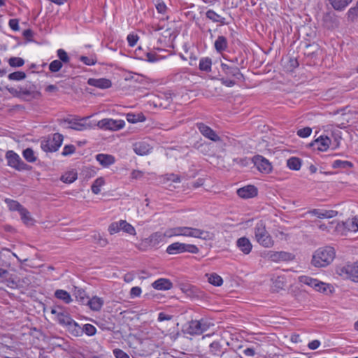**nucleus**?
Here are the masks:
<instances>
[{
    "mask_svg": "<svg viewBox=\"0 0 358 358\" xmlns=\"http://www.w3.org/2000/svg\"><path fill=\"white\" fill-rule=\"evenodd\" d=\"M335 257V250L332 247H324L317 250L311 263L315 267H324L329 265Z\"/></svg>",
    "mask_w": 358,
    "mask_h": 358,
    "instance_id": "1",
    "label": "nucleus"
},
{
    "mask_svg": "<svg viewBox=\"0 0 358 358\" xmlns=\"http://www.w3.org/2000/svg\"><path fill=\"white\" fill-rule=\"evenodd\" d=\"M256 241L264 248H271L274 241L266 229V226L262 221L256 224L255 228Z\"/></svg>",
    "mask_w": 358,
    "mask_h": 358,
    "instance_id": "2",
    "label": "nucleus"
},
{
    "mask_svg": "<svg viewBox=\"0 0 358 358\" xmlns=\"http://www.w3.org/2000/svg\"><path fill=\"white\" fill-rule=\"evenodd\" d=\"M64 136L59 133L48 136L41 142V149L46 152H54L58 150L63 142Z\"/></svg>",
    "mask_w": 358,
    "mask_h": 358,
    "instance_id": "3",
    "label": "nucleus"
},
{
    "mask_svg": "<svg viewBox=\"0 0 358 358\" xmlns=\"http://www.w3.org/2000/svg\"><path fill=\"white\" fill-rule=\"evenodd\" d=\"M336 272L343 278L350 279L353 282H358V262L348 264L343 266H338Z\"/></svg>",
    "mask_w": 358,
    "mask_h": 358,
    "instance_id": "4",
    "label": "nucleus"
},
{
    "mask_svg": "<svg viewBox=\"0 0 358 358\" xmlns=\"http://www.w3.org/2000/svg\"><path fill=\"white\" fill-rule=\"evenodd\" d=\"M7 164L17 171H29L31 167L24 163L20 157L13 150H8L6 153Z\"/></svg>",
    "mask_w": 358,
    "mask_h": 358,
    "instance_id": "5",
    "label": "nucleus"
},
{
    "mask_svg": "<svg viewBox=\"0 0 358 358\" xmlns=\"http://www.w3.org/2000/svg\"><path fill=\"white\" fill-rule=\"evenodd\" d=\"M166 251L169 255H176L185 252L192 254H197L199 250L195 245L176 242L169 245Z\"/></svg>",
    "mask_w": 358,
    "mask_h": 358,
    "instance_id": "6",
    "label": "nucleus"
},
{
    "mask_svg": "<svg viewBox=\"0 0 358 358\" xmlns=\"http://www.w3.org/2000/svg\"><path fill=\"white\" fill-rule=\"evenodd\" d=\"M121 230L131 235H134L136 234L134 227L125 220L113 222L108 227V231L111 235L115 234Z\"/></svg>",
    "mask_w": 358,
    "mask_h": 358,
    "instance_id": "7",
    "label": "nucleus"
},
{
    "mask_svg": "<svg viewBox=\"0 0 358 358\" xmlns=\"http://www.w3.org/2000/svg\"><path fill=\"white\" fill-rule=\"evenodd\" d=\"M89 117H85L83 118H73V119H63L59 120V124H62L63 123H68L69 126L67 127L69 129H71L76 131H83L88 128H90V125L83 122V121L88 119Z\"/></svg>",
    "mask_w": 358,
    "mask_h": 358,
    "instance_id": "8",
    "label": "nucleus"
},
{
    "mask_svg": "<svg viewBox=\"0 0 358 358\" xmlns=\"http://www.w3.org/2000/svg\"><path fill=\"white\" fill-rule=\"evenodd\" d=\"M125 123L124 120H113V119H103L98 122L97 126L100 129L106 130L117 131L124 127Z\"/></svg>",
    "mask_w": 358,
    "mask_h": 358,
    "instance_id": "9",
    "label": "nucleus"
},
{
    "mask_svg": "<svg viewBox=\"0 0 358 358\" xmlns=\"http://www.w3.org/2000/svg\"><path fill=\"white\" fill-rule=\"evenodd\" d=\"M51 313L56 316L58 323L64 327H66L73 320L71 315L62 306L52 308Z\"/></svg>",
    "mask_w": 358,
    "mask_h": 358,
    "instance_id": "10",
    "label": "nucleus"
},
{
    "mask_svg": "<svg viewBox=\"0 0 358 358\" xmlns=\"http://www.w3.org/2000/svg\"><path fill=\"white\" fill-rule=\"evenodd\" d=\"M252 162L257 169L264 173H268L272 170L271 164L269 161L262 155H255L252 159Z\"/></svg>",
    "mask_w": 358,
    "mask_h": 358,
    "instance_id": "11",
    "label": "nucleus"
},
{
    "mask_svg": "<svg viewBox=\"0 0 358 358\" xmlns=\"http://www.w3.org/2000/svg\"><path fill=\"white\" fill-rule=\"evenodd\" d=\"M196 127L204 137L214 142H217L221 140L220 137L215 133V131L204 123L197 122L196 124Z\"/></svg>",
    "mask_w": 358,
    "mask_h": 358,
    "instance_id": "12",
    "label": "nucleus"
},
{
    "mask_svg": "<svg viewBox=\"0 0 358 358\" xmlns=\"http://www.w3.org/2000/svg\"><path fill=\"white\" fill-rule=\"evenodd\" d=\"M221 70L229 78H234L238 80H243L244 78L239 68L234 65L222 63Z\"/></svg>",
    "mask_w": 358,
    "mask_h": 358,
    "instance_id": "13",
    "label": "nucleus"
},
{
    "mask_svg": "<svg viewBox=\"0 0 358 358\" xmlns=\"http://www.w3.org/2000/svg\"><path fill=\"white\" fill-rule=\"evenodd\" d=\"M13 96L21 98L22 95H31L34 93V90L36 89V86L34 85H27L24 87H20V90L15 89L14 87H10L6 86L5 87Z\"/></svg>",
    "mask_w": 358,
    "mask_h": 358,
    "instance_id": "14",
    "label": "nucleus"
},
{
    "mask_svg": "<svg viewBox=\"0 0 358 358\" xmlns=\"http://www.w3.org/2000/svg\"><path fill=\"white\" fill-rule=\"evenodd\" d=\"M206 329V324H203L199 320H192L189 323L187 332L191 335H199L204 332Z\"/></svg>",
    "mask_w": 358,
    "mask_h": 358,
    "instance_id": "15",
    "label": "nucleus"
},
{
    "mask_svg": "<svg viewBox=\"0 0 358 358\" xmlns=\"http://www.w3.org/2000/svg\"><path fill=\"white\" fill-rule=\"evenodd\" d=\"M330 143L331 139L329 137L321 136L310 143V146L319 151H326L329 148Z\"/></svg>",
    "mask_w": 358,
    "mask_h": 358,
    "instance_id": "16",
    "label": "nucleus"
},
{
    "mask_svg": "<svg viewBox=\"0 0 358 358\" xmlns=\"http://www.w3.org/2000/svg\"><path fill=\"white\" fill-rule=\"evenodd\" d=\"M269 259L273 262L280 261H292L294 259L295 256L292 253L280 251V252H271L268 256Z\"/></svg>",
    "mask_w": 358,
    "mask_h": 358,
    "instance_id": "17",
    "label": "nucleus"
},
{
    "mask_svg": "<svg viewBox=\"0 0 358 358\" xmlns=\"http://www.w3.org/2000/svg\"><path fill=\"white\" fill-rule=\"evenodd\" d=\"M237 194L243 199L252 198L257 195V189L254 185H247L239 188Z\"/></svg>",
    "mask_w": 358,
    "mask_h": 358,
    "instance_id": "18",
    "label": "nucleus"
},
{
    "mask_svg": "<svg viewBox=\"0 0 358 358\" xmlns=\"http://www.w3.org/2000/svg\"><path fill=\"white\" fill-rule=\"evenodd\" d=\"M236 246L245 255H248L252 248L250 241L245 236L239 238L236 241Z\"/></svg>",
    "mask_w": 358,
    "mask_h": 358,
    "instance_id": "19",
    "label": "nucleus"
},
{
    "mask_svg": "<svg viewBox=\"0 0 358 358\" xmlns=\"http://www.w3.org/2000/svg\"><path fill=\"white\" fill-rule=\"evenodd\" d=\"M87 84L100 89H107L111 87V81L106 78H89Z\"/></svg>",
    "mask_w": 358,
    "mask_h": 358,
    "instance_id": "20",
    "label": "nucleus"
},
{
    "mask_svg": "<svg viewBox=\"0 0 358 358\" xmlns=\"http://www.w3.org/2000/svg\"><path fill=\"white\" fill-rule=\"evenodd\" d=\"M308 213L317 216L318 218H331L335 217L338 212L332 210L313 209Z\"/></svg>",
    "mask_w": 358,
    "mask_h": 358,
    "instance_id": "21",
    "label": "nucleus"
},
{
    "mask_svg": "<svg viewBox=\"0 0 358 358\" xmlns=\"http://www.w3.org/2000/svg\"><path fill=\"white\" fill-rule=\"evenodd\" d=\"M96 159L103 167H108L115 162V157L108 154H98L96 155Z\"/></svg>",
    "mask_w": 358,
    "mask_h": 358,
    "instance_id": "22",
    "label": "nucleus"
},
{
    "mask_svg": "<svg viewBox=\"0 0 358 358\" xmlns=\"http://www.w3.org/2000/svg\"><path fill=\"white\" fill-rule=\"evenodd\" d=\"M152 287L158 290H169L173 287V283L166 278H159L152 283Z\"/></svg>",
    "mask_w": 358,
    "mask_h": 358,
    "instance_id": "23",
    "label": "nucleus"
},
{
    "mask_svg": "<svg viewBox=\"0 0 358 358\" xmlns=\"http://www.w3.org/2000/svg\"><path fill=\"white\" fill-rule=\"evenodd\" d=\"M150 149L149 144L145 142H138L134 145V150L138 155H147Z\"/></svg>",
    "mask_w": 358,
    "mask_h": 358,
    "instance_id": "24",
    "label": "nucleus"
},
{
    "mask_svg": "<svg viewBox=\"0 0 358 358\" xmlns=\"http://www.w3.org/2000/svg\"><path fill=\"white\" fill-rule=\"evenodd\" d=\"M299 281L301 283L307 285L311 287H313L315 289L318 285H320V286L324 285V282L319 281L317 279L312 278L309 276L306 275H302L299 278Z\"/></svg>",
    "mask_w": 358,
    "mask_h": 358,
    "instance_id": "25",
    "label": "nucleus"
},
{
    "mask_svg": "<svg viewBox=\"0 0 358 358\" xmlns=\"http://www.w3.org/2000/svg\"><path fill=\"white\" fill-rule=\"evenodd\" d=\"M66 327L67 331L73 336H80L83 335L82 327L73 320Z\"/></svg>",
    "mask_w": 358,
    "mask_h": 358,
    "instance_id": "26",
    "label": "nucleus"
},
{
    "mask_svg": "<svg viewBox=\"0 0 358 358\" xmlns=\"http://www.w3.org/2000/svg\"><path fill=\"white\" fill-rule=\"evenodd\" d=\"M103 304V300L98 296H94L89 299L87 305L94 311H99L101 309Z\"/></svg>",
    "mask_w": 358,
    "mask_h": 358,
    "instance_id": "27",
    "label": "nucleus"
},
{
    "mask_svg": "<svg viewBox=\"0 0 358 358\" xmlns=\"http://www.w3.org/2000/svg\"><path fill=\"white\" fill-rule=\"evenodd\" d=\"M210 353L214 358H220L224 354L222 345L217 341H214L210 345Z\"/></svg>",
    "mask_w": 358,
    "mask_h": 358,
    "instance_id": "28",
    "label": "nucleus"
},
{
    "mask_svg": "<svg viewBox=\"0 0 358 358\" xmlns=\"http://www.w3.org/2000/svg\"><path fill=\"white\" fill-rule=\"evenodd\" d=\"M216 51L219 53H222L224 51L228 46V43L226 37L224 36H219L214 43Z\"/></svg>",
    "mask_w": 358,
    "mask_h": 358,
    "instance_id": "29",
    "label": "nucleus"
},
{
    "mask_svg": "<svg viewBox=\"0 0 358 358\" xmlns=\"http://www.w3.org/2000/svg\"><path fill=\"white\" fill-rule=\"evenodd\" d=\"M206 16L209 20H212L213 22H220L222 24H227L228 23L225 22V18L222 17L220 15L216 13L213 10H208L206 13Z\"/></svg>",
    "mask_w": 358,
    "mask_h": 358,
    "instance_id": "30",
    "label": "nucleus"
},
{
    "mask_svg": "<svg viewBox=\"0 0 358 358\" xmlns=\"http://www.w3.org/2000/svg\"><path fill=\"white\" fill-rule=\"evenodd\" d=\"M55 296L63 301L65 303H69L72 301L70 294L64 289H57L55 292Z\"/></svg>",
    "mask_w": 358,
    "mask_h": 358,
    "instance_id": "31",
    "label": "nucleus"
},
{
    "mask_svg": "<svg viewBox=\"0 0 358 358\" xmlns=\"http://www.w3.org/2000/svg\"><path fill=\"white\" fill-rule=\"evenodd\" d=\"M324 22L328 28L333 29L338 26V20L334 15L330 13L327 14L324 17Z\"/></svg>",
    "mask_w": 358,
    "mask_h": 358,
    "instance_id": "32",
    "label": "nucleus"
},
{
    "mask_svg": "<svg viewBox=\"0 0 358 358\" xmlns=\"http://www.w3.org/2000/svg\"><path fill=\"white\" fill-rule=\"evenodd\" d=\"M287 166L289 169L298 171L301 168V160L298 157H290L287 160Z\"/></svg>",
    "mask_w": 358,
    "mask_h": 358,
    "instance_id": "33",
    "label": "nucleus"
},
{
    "mask_svg": "<svg viewBox=\"0 0 358 358\" xmlns=\"http://www.w3.org/2000/svg\"><path fill=\"white\" fill-rule=\"evenodd\" d=\"M343 224L348 231L355 232L358 230V219L356 217L347 220Z\"/></svg>",
    "mask_w": 358,
    "mask_h": 358,
    "instance_id": "34",
    "label": "nucleus"
},
{
    "mask_svg": "<svg viewBox=\"0 0 358 358\" xmlns=\"http://www.w3.org/2000/svg\"><path fill=\"white\" fill-rule=\"evenodd\" d=\"M352 0H329L332 7L337 10H343Z\"/></svg>",
    "mask_w": 358,
    "mask_h": 358,
    "instance_id": "35",
    "label": "nucleus"
},
{
    "mask_svg": "<svg viewBox=\"0 0 358 358\" xmlns=\"http://www.w3.org/2000/svg\"><path fill=\"white\" fill-rule=\"evenodd\" d=\"M20 214L22 220L26 225L31 226L34 224V220L31 217L30 213L25 208H21Z\"/></svg>",
    "mask_w": 358,
    "mask_h": 358,
    "instance_id": "36",
    "label": "nucleus"
},
{
    "mask_svg": "<svg viewBox=\"0 0 358 358\" xmlns=\"http://www.w3.org/2000/svg\"><path fill=\"white\" fill-rule=\"evenodd\" d=\"M212 61L208 57L201 58L199 61V69L203 71L210 72L211 71Z\"/></svg>",
    "mask_w": 358,
    "mask_h": 358,
    "instance_id": "37",
    "label": "nucleus"
},
{
    "mask_svg": "<svg viewBox=\"0 0 358 358\" xmlns=\"http://www.w3.org/2000/svg\"><path fill=\"white\" fill-rule=\"evenodd\" d=\"M352 166L353 164L352 162L340 159L335 160L332 164V167L334 169H348L352 168Z\"/></svg>",
    "mask_w": 358,
    "mask_h": 358,
    "instance_id": "38",
    "label": "nucleus"
},
{
    "mask_svg": "<svg viewBox=\"0 0 358 358\" xmlns=\"http://www.w3.org/2000/svg\"><path fill=\"white\" fill-rule=\"evenodd\" d=\"M127 120L131 123H136L138 122H144L145 120V117L143 113H128L127 115Z\"/></svg>",
    "mask_w": 358,
    "mask_h": 358,
    "instance_id": "39",
    "label": "nucleus"
},
{
    "mask_svg": "<svg viewBox=\"0 0 358 358\" xmlns=\"http://www.w3.org/2000/svg\"><path fill=\"white\" fill-rule=\"evenodd\" d=\"M22 156L29 163H34L36 161L37 157L35 156L34 150L27 148L22 152Z\"/></svg>",
    "mask_w": 358,
    "mask_h": 358,
    "instance_id": "40",
    "label": "nucleus"
},
{
    "mask_svg": "<svg viewBox=\"0 0 358 358\" xmlns=\"http://www.w3.org/2000/svg\"><path fill=\"white\" fill-rule=\"evenodd\" d=\"M208 278V280L209 283L212 284L214 286H220L223 283L222 278L217 275V273H211L210 275H206Z\"/></svg>",
    "mask_w": 358,
    "mask_h": 358,
    "instance_id": "41",
    "label": "nucleus"
},
{
    "mask_svg": "<svg viewBox=\"0 0 358 358\" xmlns=\"http://www.w3.org/2000/svg\"><path fill=\"white\" fill-rule=\"evenodd\" d=\"M75 296L76 299L83 304H87L89 297L86 295L85 290L78 289L75 291Z\"/></svg>",
    "mask_w": 358,
    "mask_h": 358,
    "instance_id": "42",
    "label": "nucleus"
},
{
    "mask_svg": "<svg viewBox=\"0 0 358 358\" xmlns=\"http://www.w3.org/2000/svg\"><path fill=\"white\" fill-rule=\"evenodd\" d=\"M104 182H105L104 179L102 177L96 178L94 181V182L91 187L92 192L95 194H98L101 192L100 188L101 186H103L104 185Z\"/></svg>",
    "mask_w": 358,
    "mask_h": 358,
    "instance_id": "43",
    "label": "nucleus"
},
{
    "mask_svg": "<svg viewBox=\"0 0 358 358\" xmlns=\"http://www.w3.org/2000/svg\"><path fill=\"white\" fill-rule=\"evenodd\" d=\"M92 241L101 247L106 246L108 242L106 238H103L99 233L95 232L92 235Z\"/></svg>",
    "mask_w": 358,
    "mask_h": 358,
    "instance_id": "44",
    "label": "nucleus"
},
{
    "mask_svg": "<svg viewBox=\"0 0 358 358\" xmlns=\"http://www.w3.org/2000/svg\"><path fill=\"white\" fill-rule=\"evenodd\" d=\"M77 179V173L70 171L62 176L61 180L65 183H71Z\"/></svg>",
    "mask_w": 358,
    "mask_h": 358,
    "instance_id": "45",
    "label": "nucleus"
},
{
    "mask_svg": "<svg viewBox=\"0 0 358 358\" xmlns=\"http://www.w3.org/2000/svg\"><path fill=\"white\" fill-rule=\"evenodd\" d=\"M8 64L13 68H18L24 64V60L21 57H12L9 58Z\"/></svg>",
    "mask_w": 358,
    "mask_h": 358,
    "instance_id": "46",
    "label": "nucleus"
},
{
    "mask_svg": "<svg viewBox=\"0 0 358 358\" xmlns=\"http://www.w3.org/2000/svg\"><path fill=\"white\" fill-rule=\"evenodd\" d=\"M347 15L348 20L351 22H354L358 18V0L356 6L350 8Z\"/></svg>",
    "mask_w": 358,
    "mask_h": 358,
    "instance_id": "47",
    "label": "nucleus"
},
{
    "mask_svg": "<svg viewBox=\"0 0 358 358\" xmlns=\"http://www.w3.org/2000/svg\"><path fill=\"white\" fill-rule=\"evenodd\" d=\"M164 236L167 237H171L174 236H183L182 227L170 229L164 233Z\"/></svg>",
    "mask_w": 358,
    "mask_h": 358,
    "instance_id": "48",
    "label": "nucleus"
},
{
    "mask_svg": "<svg viewBox=\"0 0 358 358\" xmlns=\"http://www.w3.org/2000/svg\"><path fill=\"white\" fill-rule=\"evenodd\" d=\"M10 80H22L26 78V73L23 71H15L8 76Z\"/></svg>",
    "mask_w": 358,
    "mask_h": 358,
    "instance_id": "49",
    "label": "nucleus"
},
{
    "mask_svg": "<svg viewBox=\"0 0 358 358\" xmlns=\"http://www.w3.org/2000/svg\"><path fill=\"white\" fill-rule=\"evenodd\" d=\"M57 57H59V61H61L62 64H68L70 62V57H69L67 52L63 49H59L57 51Z\"/></svg>",
    "mask_w": 358,
    "mask_h": 358,
    "instance_id": "50",
    "label": "nucleus"
},
{
    "mask_svg": "<svg viewBox=\"0 0 358 358\" xmlns=\"http://www.w3.org/2000/svg\"><path fill=\"white\" fill-rule=\"evenodd\" d=\"M63 66V64L61 61H59L57 59L52 61L49 64V70L52 73H57L58 72Z\"/></svg>",
    "mask_w": 358,
    "mask_h": 358,
    "instance_id": "51",
    "label": "nucleus"
},
{
    "mask_svg": "<svg viewBox=\"0 0 358 358\" xmlns=\"http://www.w3.org/2000/svg\"><path fill=\"white\" fill-rule=\"evenodd\" d=\"M79 59L87 66L94 65L97 62L95 56H91L90 57L87 56H80Z\"/></svg>",
    "mask_w": 358,
    "mask_h": 358,
    "instance_id": "52",
    "label": "nucleus"
},
{
    "mask_svg": "<svg viewBox=\"0 0 358 358\" xmlns=\"http://www.w3.org/2000/svg\"><path fill=\"white\" fill-rule=\"evenodd\" d=\"M83 334L85 333L87 336H94L96 334V328L90 324H86L82 327Z\"/></svg>",
    "mask_w": 358,
    "mask_h": 358,
    "instance_id": "53",
    "label": "nucleus"
},
{
    "mask_svg": "<svg viewBox=\"0 0 358 358\" xmlns=\"http://www.w3.org/2000/svg\"><path fill=\"white\" fill-rule=\"evenodd\" d=\"M144 59L149 62H155L159 60V57L155 52H144Z\"/></svg>",
    "mask_w": 358,
    "mask_h": 358,
    "instance_id": "54",
    "label": "nucleus"
},
{
    "mask_svg": "<svg viewBox=\"0 0 358 358\" xmlns=\"http://www.w3.org/2000/svg\"><path fill=\"white\" fill-rule=\"evenodd\" d=\"M214 236H215L213 233L209 232L208 231H204V230L200 229L199 238L206 240V241H209V240H213L214 238Z\"/></svg>",
    "mask_w": 358,
    "mask_h": 358,
    "instance_id": "55",
    "label": "nucleus"
},
{
    "mask_svg": "<svg viewBox=\"0 0 358 358\" xmlns=\"http://www.w3.org/2000/svg\"><path fill=\"white\" fill-rule=\"evenodd\" d=\"M312 129L310 127H304L297 131V135L302 138H306L311 134Z\"/></svg>",
    "mask_w": 358,
    "mask_h": 358,
    "instance_id": "56",
    "label": "nucleus"
},
{
    "mask_svg": "<svg viewBox=\"0 0 358 358\" xmlns=\"http://www.w3.org/2000/svg\"><path fill=\"white\" fill-rule=\"evenodd\" d=\"M76 150V148L73 145H66L64 146L62 155L63 156H67L73 154Z\"/></svg>",
    "mask_w": 358,
    "mask_h": 358,
    "instance_id": "57",
    "label": "nucleus"
},
{
    "mask_svg": "<svg viewBox=\"0 0 358 358\" xmlns=\"http://www.w3.org/2000/svg\"><path fill=\"white\" fill-rule=\"evenodd\" d=\"M299 62L295 58H289L287 66V70L292 71L294 69L298 67Z\"/></svg>",
    "mask_w": 358,
    "mask_h": 358,
    "instance_id": "58",
    "label": "nucleus"
},
{
    "mask_svg": "<svg viewBox=\"0 0 358 358\" xmlns=\"http://www.w3.org/2000/svg\"><path fill=\"white\" fill-rule=\"evenodd\" d=\"M307 51L305 52L308 56H310L313 55L318 49L317 44H307L306 45Z\"/></svg>",
    "mask_w": 358,
    "mask_h": 358,
    "instance_id": "59",
    "label": "nucleus"
},
{
    "mask_svg": "<svg viewBox=\"0 0 358 358\" xmlns=\"http://www.w3.org/2000/svg\"><path fill=\"white\" fill-rule=\"evenodd\" d=\"M232 78H220V82L222 84L227 87H232L236 84V82L234 80L231 79Z\"/></svg>",
    "mask_w": 358,
    "mask_h": 358,
    "instance_id": "60",
    "label": "nucleus"
},
{
    "mask_svg": "<svg viewBox=\"0 0 358 358\" xmlns=\"http://www.w3.org/2000/svg\"><path fill=\"white\" fill-rule=\"evenodd\" d=\"M9 208L12 210H17L19 213L21 211V208H24V207L16 201H10L9 203Z\"/></svg>",
    "mask_w": 358,
    "mask_h": 358,
    "instance_id": "61",
    "label": "nucleus"
},
{
    "mask_svg": "<svg viewBox=\"0 0 358 358\" xmlns=\"http://www.w3.org/2000/svg\"><path fill=\"white\" fill-rule=\"evenodd\" d=\"M113 352L115 358H129V356L120 349H114Z\"/></svg>",
    "mask_w": 358,
    "mask_h": 358,
    "instance_id": "62",
    "label": "nucleus"
},
{
    "mask_svg": "<svg viewBox=\"0 0 358 358\" xmlns=\"http://www.w3.org/2000/svg\"><path fill=\"white\" fill-rule=\"evenodd\" d=\"M156 8L157 10L162 14H164L167 10V7L163 1H157Z\"/></svg>",
    "mask_w": 358,
    "mask_h": 358,
    "instance_id": "63",
    "label": "nucleus"
},
{
    "mask_svg": "<svg viewBox=\"0 0 358 358\" xmlns=\"http://www.w3.org/2000/svg\"><path fill=\"white\" fill-rule=\"evenodd\" d=\"M138 39V37L137 35L129 34L127 36V41H128L129 46H131V47H133L136 44Z\"/></svg>",
    "mask_w": 358,
    "mask_h": 358,
    "instance_id": "64",
    "label": "nucleus"
}]
</instances>
